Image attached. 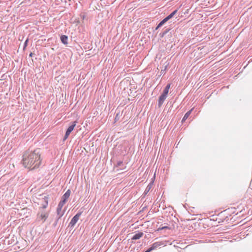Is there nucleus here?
<instances>
[{"label":"nucleus","instance_id":"1","mask_svg":"<svg viewBox=\"0 0 252 252\" xmlns=\"http://www.w3.org/2000/svg\"><path fill=\"white\" fill-rule=\"evenodd\" d=\"M40 150L37 149L33 151H26L23 156V164L26 168L34 169L38 168L41 164Z\"/></svg>","mask_w":252,"mask_h":252},{"label":"nucleus","instance_id":"2","mask_svg":"<svg viewBox=\"0 0 252 252\" xmlns=\"http://www.w3.org/2000/svg\"><path fill=\"white\" fill-rule=\"evenodd\" d=\"M48 216L49 213L47 212L39 209V212L37 214V219L39 220H42L43 222H44L48 217Z\"/></svg>","mask_w":252,"mask_h":252},{"label":"nucleus","instance_id":"3","mask_svg":"<svg viewBox=\"0 0 252 252\" xmlns=\"http://www.w3.org/2000/svg\"><path fill=\"white\" fill-rule=\"evenodd\" d=\"M82 212H79L77 214H76L73 218L71 220L69 223V226L70 227H73L75 225L76 222L78 221V220L79 219V218L80 216L81 215Z\"/></svg>","mask_w":252,"mask_h":252},{"label":"nucleus","instance_id":"4","mask_svg":"<svg viewBox=\"0 0 252 252\" xmlns=\"http://www.w3.org/2000/svg\"><path fill=\"white\" fill-rule=\"evenodd\" d=\"M76 125V122L74 121L72 122V124L68 127V128L67 129L66 131L65 132V134L64 135V136L63 138V140H66L68 138L70 133L72 131V130L74 128Z\"/></svg>","mask_w":252,"mask_h":252},{"label":"nucleus","instance_id":"5","mask_svg":"<svg viewBox=\"0 0 252 252\" xmlns=\"http://www.w3.org/2000/svg\"><path fill=\"white\" fill-rule=\"evenodd\" d=\"M43 201L42 203L41 204V206L39 207V209L41 210H44L45 208H47L48 204V197L47 196H44L43 198Z\"/></svg>","mask_w":252,"mask_h":252},{"label":"nucleus","instance_id":"6","mask_svg":"<svg viewBox=\"0 0 252 252\" xmlns=\"http://www.w3.org/2000/svg\"><path fill=\"white\" fill-rule=\"evenodd\" d=\"M166 97H167V96L163 94H161L159 96V98H158V106L159 107L161 106V105L163 104V103Z\"/></svg>","mask_w":252,"mask_h":252},{"label":"nucleus","instance_id":"7","mask_svg":"<svg viewBox=\"0 0 252 252\" xmlns=\"http://www.w3.org/2000/svg\"><path fill=\"white\" fill-rule=\"evenodd\" d=\"M65 212L64 210H63L62 209H57V217L58 218V219H60L61 218L63 215L64 213Z\"/></svg>","mask_w":252,"mask_h":252},{"label":"nucleus","instance_id":"8","mask_svg":"<svg viewBox=\"0 0 252 252\" xmlns=\"http://www.w3.org/2000/svg\"><path fill=\"white\" fill-rule=\"evenodd\" d=\"M144 235V233L142 232H139L135 235H134L132 238V240H138L141 238Z\"/></svg>","mask_w":252,"mask_h":252},{"label":"nucleus","instance_id":"9","mask_svg":"<svg viewBox=\"0 0 252 252\" xmlns=\"http://www.w3.org/2000/svg\"><path fill=\"white\" fill-rule=\"evenodd\" d=\"M71 191L70 189H68L65 193L63 195L62 198L65 200L66 201L69 198L70 195Z\"/></svg>","mask_w":252,"mask_h":252},{"label":"nucleus","instance_id":"10","mask_svg":"<svg viewBox=\"0 0 252 252\" xmlns=\"http://www.w3.org/2000/svg\"><path fill=\"white\" fill-rule=\"evenodd\" d=\"M61 40L62 41V42L64 45H66L68 43V37L66 35H62L61 36Z\"/></svg>","mask_w":252,"mask_h":252},{"label":"nucleus","instance_id":"11","mask_svg":"<svg viewBox=\"0 0 252 252\" xmlns=\"http://www.w3.org/2000/svg\"><path fill=\"white\" fill-rule=\"evenodd\" d=\"M191 111H192V109H191L188 112H187L185 114V115H184L183 118L182 119V123L184 122L189 118V116L191 114Z\"/></svg>","mask_w":252,"mask_h":252},{"label":"nucleus","instance_id":"12","mask_svg":"<svg viewBox=\"0 0 252 252\" xmlns=\"http://www.w3.org/2000/svg\"><path fill=\"white\" fill-rule=\"evenodd\" d=\"M162 244L161 242H155L151 246L153 250L156 249L158 247L161 246Z\"/></svg>","mask_w":252,"mask_h":252},{"label":"nucleus","instance_id":"13","mask_svg":"<svg viewBox=\"0 0 252 252\" xmlns=\"http://www.w3.org/2000/svg\"><path fill=\"white\" fill-rule=\"evenodd\" d=\"M170 29H166L164 32H161L159 33V36L160 37H164V36L169 31H170Z\"/></svg>","mask_w":252,"mask_h":252},{"label":"nucleus","instance_id":"14","mask_svg":"<svg viewBox=\"0 0 252 252\" xmlns=\"http://www.w3.org/2000/svg\"><path fill=\"white\" fill-rule=\"evenodd\" d=\"M178 10L176 9L174 11H173L171 13H170L168 16H167V18L170 20L171 18H172L177 12Z\"/></svg>","mask_w":252,"mask_h":252},{"label":"nucleus","instance_id":"15","mask_svg":"<svg viewBox=\"0 0 252 252\" xmlns=\"http://www.w3.org/2000/svg\"><path fill=\"white\" fill-rule=\"evenodd\" d=\"M152 184L148 185V186L147 187V188H146V189L144 191V193L145 194V195H146L150 191V190L152 188Z\"/></svg>","mask_w":252,"mask_h":252},{"label":"nucleus","instance_id":"16","mask_svg":"<svg viewBox=\"0 0 252 252\" xmlns=\"http://www.w3.org/2000/svg\"><path fill=\"white\" fill-rule=\"evenodd\" d=\"M164 23L162 21L159 22V23L157 27L156 28V30H157L158 29L160 28L161 26L163 25Z\"/></svg>","mask_w":252,"mask_h":252},{"label":"nucleus","instance_id":"17","mask_svg":"<svg viewBox=\"0 0 252 252\" xmlns=\"http://www.w3.org/2000/svg\"><path fill=\"white\" fill-rule=\"evenodd\" d=\"M168 92H169L168 90L164 88V89L163 90V91L162 94L167 96V94L168 93Z\"/></svg>","mask_w":252,"mask_h":252},{"label":"nucleus","instance_id":"18","mask_svg":"<svg viewBox=\"0 0 252 252\" xmlns=\"http://www.w3.org/2000/svg\"><path fill=\"white\" fill-rule=\"evenodd\" d=\"M28 41H29L28 39H27L26 40V41H25V42H24V47H23V49H24H24L26 48V47L27 46Z\"/></svg>","mask_w":252,"mask_h":252},{"label":"nucleus","instance_id":"19","mask_svg":"<svg viewBox=\"0 0 252 252\" xmlns=\"http://www.w3.org/2000/svg\"><path fill=\"white\" fill-rule=\"evenodd\" d=\"M63 205H64V204H61V203L59 202V203L58 205L57 208L63 209Z\"/></svg>","mask_w":252,"mask_h":252},{"label":"nucleus","instance_id":"20","mask_svg":"<svg viewBox=\"0 0 252 252\" xmlns=\"http://www.w3.org/2000/svg\"><path fill=\"white\" fill-rule=\"evenodd\" d=\"M60 219H58V218L57 217L56 220H55V222L53 224V225L54 226H56L57 225V223L58 222V221Z\"/></svg>","mask_w":252,"mask_h":252},{"label":"nucleus","instance_id":"21","mask_svg":"<svg viewBox=\"0 0 252 252\" xmlns=\"http://www.w3.org/2000/svg\"><path fill=\"white\" fill-rule=\"evenodd\" d=\"M169 20V19L167 18V17H166L165 18H164L162 21L163 22L164 24H165L167 21Z\"/></svg>","mask_w":252,"mask_h":252},{"label":"nucleus","instance_id":"22","mask_svg":"<svg viewBox=\"0 0 252 252\" xmlns=\"http://www.w3.org/2000/svg\"><path fill=\"white\" fill-rule=\"evenodd\" d=\"M66 201L64 199H63L62 198L61 201L60 202V203H61V204H64L66 203Z\"/></svg>","mask_w":252,"mask_h":252},{"label":"nucleus","instance_id":"23","mask_svg":"<svg viewBox=\"0 0 252 252\" xmlns=\"http://www.w3.org/2000/svg\"><path fill=\"white\" fill-rule=\"evenodd\" d=\"M169 229V227L168 226H163L161 228H158V230H163V229Z\"/></svg>","mask_w":252,"mask_h":252},{"label":"nucleus","instance_id":"24","mask_svg":"<svg viewBox=\"0 0 252 252\" xmlns=\"http://www.w3.org/2000/svg\"><path fill=\"white\" fill-rule=\"evenodd\" d=\"M170 84H168L166 87H165V89H167V90H169L170 89Z\"/></svg>","mask_w":252,"mask_h":252},{"label":"nucleus","instance_id":"25","mask_svg":"<svg viewBox=\"0 0 252 252\" xmlns=\"http://www.w3.org/2000/svg\"><path fill=\"white\" fill-rule=\"evenodd\" d=\"M153 251V249H152V248H151V247L150 248H149V249H148L146 252H151V251Z\"/></svg>","mask_w":252,"mask_h":252},{"label":"nucleus","instance_id":"26","mask_svg":"<svg viewBox=\"0 0 252 252\" xmlns=\"http://www.w3.org/2000/svg\"><path fill=\"white\" fill-rule=\"evenodd\" d=\"M122 164H123V162L122 161H119L117 163V166H120Z\"/></svg>","mask_w":252,"mask_h":252},{"label":"nucleus","instance_id":"27","mask_svg":"<svg viewBox=\"0 0 252 252\" xmlns=\"http://www.w3.org/2000/svg\"><path fill=\"white\" fill-rule=\"evenodd\" d=\"M119 119V114H117L115 118V121H117Z\"/></svg>","mask_w":252,"mask_h":252},{"label":"nucleus","instance_id":"28","mask_svg":"<svg viewBox=\"0 0 252 252\" xmlns=\"http://www.w3.org/2000/svg\"><path fill=\"white\" fill-rule=\"evenodd\" d=\"M32 55H33V53H31L30 54V57H32Z\"/></svg>","mask_w":252,"mask_h":252},{"label":"nucleus","instance_id":"29","mask_svg":"<svg viewBox=\"0 0 252 252\" xmlns=\"http://www.w3.org/2000/svg\"><path fill=\"white\" fill-rule=\"evenodd\" d=\"M164 71V70H161V72L163 73Z\"/></svg>","mask_w":252,"mask_h":252},{"label":"nucleus","instance_id":"30","mask_svg":"<svg viewBox=\"0 0 252 252\" xmlns=\"http://www.w3.org/2000/svg\"><path fill=\"white\" fill-rule=\"evenodd\" d=\"M164 71V70H161V72L163 73Z\"/></svg>","mask_w":252,"mask_h":252}]
</instances>
